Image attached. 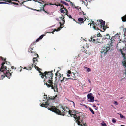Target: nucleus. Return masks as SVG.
Returning a JSON list of instances; mask_svg holds the SVG:
<instances>
[{
	"label": "nucleus",
	"instance_id": "f257e3e1",
	"mask_svg": "<svg viewBox=\"0 0 126 126\" xmlns=\"http://www.w3.org/2000/svg\"><path fill=\"white\" fill-rule=\"evenodd\" d=\"M53 71H45L44 73L40 72V75L42 78L44 77L45 78L44 80L46 82L45 84L48 88L51 87L52 89L54 90L55 92H58L57 84V83H54L53 84L52 82V77L53 74L52 73Z\"/></svg>",
	"mask_w": 126,
	"mask_h": 126
},
{
	"label": "nucleus",
	"instance_id": "f03ea898",
	"mask_svg": "<svg viewBox=\"0 0 126 126\" xmlns=\"http://www.w3.org/2000/svg\"><path fill=\"white\" fill-rule=\"evenodd\" d=\"M0 58L3 61H5L6 59L4 58L1 57H0ZM5 63V62H3L1 64V66L0 69V71L2 72L0 73V79H2L5 76L7 77L9 79L10 78V77L11 76V71L10 70L11 72L8 70L6 69V66L4 65Z\"/></svg>",
	"mask_w": 126,
	"mask_h": 126
},
{
	"label": "nucleus",
	"instance_id": "7ed1b4c3",
	"mask_svg": "<svg viewBox=\"0 0 126 126\" xmlns=\"http://www.w3.org/2000/svg\"><path fill=\"white\" fill-rule=\"evenodd\" d=\"M117 35L118 36H119L118 34L115 35V36H112L110 40L109 41V43L107 44L106 47H102L101 51V53L102 54H105L109 50H112V47L113 46L112 44L114 43L117 38Z\"/></svg>",
	"mask_w": 126,
	"mask_h": 126
},
{
	"label": "nucleus",
	"instance_id": "20e7f679",
	"mask_svg": "<svg viewBox=\"0 0 126 126\" xmlns=\"http://www.w3.org/2000/svg\"><path fill=\"white\" fill-rule=\"evenodd\" d=\"M69 114L71 117L73 116L75 118L76 123L78 125H80V124L83 123V118L84 117V115H82L80 116V114L77 113L75 110H70Z\"/></svg>",
	"mask_w": 126,
	"mask_h": 126
},
{
	"label": "nucleus",
	"instance_id": "39448f33",
	"mask_svg": "<svg viewBox=\"0 0 126 126\" xmlns=\"http://www.w3.org/2000/svg\"><path fill=\"white\" fill-rule=\"evenodd\" d=\"M62 108L63 109L62 112L59 109H57L55 106H50L48 107L47 109L48 110L56 113L58 114L63 116H64L66 112L69 113L70 110L68 107H66L63 108L62 106Z\"/></svg>",
	"mask_w": 126,
	"mask_h": 126
},
{
	"label": "nucleus",
	"instance_id": "423d86ee",
	"mask_svg": "<svg viewBox=\"0 0 126 126\" xmlns=\"http://www.w3.org/2000/svg\"><path fill=\"white\" fill-rule=\"evenodd\" d=\"M57 95H56L55 97H54V96H53L52 97H51H51H49V98L48 99H47V101H45V100L47 99V95H46L45 94L44 95V99L45 100H43V102H42V103H41V106L42 107H45L47 108V107L49 105V103L48 102V100L49 99H55V98L56 97Z\"/></svg>",
	"mask_w": 126,
	"mask_h": 126
},
{
	"label": "nucleus",
	"instance_id": "0eeeda50",
	"mask_svg": "<svg viewBox=\"0 0 126 126\" xmlns=\"http://www.w3.org/2000/svg\"><path fill=\"white\" fill-rule=\"evenodd\" d=\"M105 24L104 21L102 20H98L97 22L95 23L96 26L100 27V28H101L102 27H103V29L104 30L106 28L105 27Z\"/></svg>",
	"mask_w": 126,
	"mask_h": 126
},
{
	"label": "nucleus",
	"instance_id": "6e6552de",
	"mask_svg": "<svg viewBox=\"0 0 126 126\" xmlns=\"http://www.w3.org/2000/svg\"><path fill=\"white\" fill-rule=\"evenodd\" d=\"M123 49H120V51L121 54L123 55V60L122 62V64L124 66H125L126 67V69L125 70V72L124 73V74L126 75V58L125 57V54L123 52V50H124V48Z\"/></svg>",
	"mask_w": 126,
	"mask_h": 126
},
{
	"label": "nucleus",
	"instance_id": "1a4fd4ad",
	"mask_svg": "<svg viewBox=\"0 0 126 126\" xmlns=\"http://www.w3.org/2000/svg\"><path fill=\"white\" fill-rule=\"evenodd\" d=\"M47 3H45V4L43 5L42 7L40 8V10H41V11H43L45 12V13H47L48 15H50L51 14L49 12H47L44 9V7L47 5H54V4H52V3H49V2H47Z\"/></svg>",
	"mask_w": 126,
	"mask_h": 126
},
{
	"label": "nucleus",
	"instance_id": "9d476101",
	"mask_svg": "<svg viewBox=\"0 0 126 126\" xmlns=\"http://www.w3.org/2000/svg\"><path fill=\"white\" fill-rule=\"evenodd\" d=\"M97 36H94L93 37L91 36L90 39H89V41H92L94 43H101L100 40H97Z\"/></svg>",
	"mask_w": 126,
	"mask_h": 126
},
{
	"label": "nucleus",
	"instance_id": "9b49d317",
	"mask_svg": "<svg viewBox=\"0 0 126 126\" xmlns=\"http://www.w3.org/2000/svg\"><path fill=\"white\" fill-rule=\"evenodd\" d=\"M35 42H33L31 45L29 47L28 51L29 52H31V53H33L35 55L36 54V52L35 51H32L33 50L34 47L33 46L35 44Z\"/></svg>",
	"mask_w": 126,
	"mask_h": 126
},
{
	"label": "nucleus",
	"instance_id": "f8f14e48",
	"mask_svg": "<svg viewBox=\"0 0 126 126\" xmlns=\"http://www.w3.org/2000/svg\"><path fill=\"white\" fill-rule=\"evenodd\" d=\"M92 95V93L89 94L87 95L88 98L90 102H93L94 101V97Z\"/></svg>",
	"mask_w": 126,
	"mask_h": 126
},
{
	"label": "nucleus",
	"instance_id": "ddd939ff",
	"mask_svg": "<svg viewBox=\"0 0 126 126\" xmlns=\"http://www.w3.org/2000/svg\"><path fill=\"white\" fill-rule=\"evenodd\" d=\"M61 8L60 9V10L61 13H65V14L66 13H68V11L64 7L63 5H61Z\"/></svg>",
	"mask_w": 126,
	"mask_h": 126
},
{
	"label": "nucleus",
	"instance_id": "4468645a",
	"mask_svg": "<svg viewBox=\"0 0 126 126\" xmlns=\"http://www.w3.org/2000/svg\"><path fill=\"white\" fill-rule=\"evenodd\" d=\"M63 23L62 24L60 22H59V23L60 24V27L59 28H58L57 29H54L53 32H52V33H54V32L56 31H59L61 29L63 28V27H62L61 26H63Z\"/></svg>",
	"mask_w": 126,
	"mask_h": 126
},
{
	"label": "nucleus",
	"instance_id": "2eb2a0df",
	"mask_svg": "<svg viewBox=\"0 0 126 126\" xmlns=\"http://www.w3.org/2000/svg\"><path fill=\"white\" fill-rule=\"evenodd\" d=\"M71 79H72V80H76V79L75 78V79H73L72 78H65V77H63V79L62 80H61V82H63L65 81H67L68 80Z\"/></svg>",
	"mask_w": 126,
	"mask_h": 126
},
{
	"label": "nucleus",
	"instance_id": "dca6fc26",
	"mask_svg": "<svg viewBox=\"0 0 126 126\" xmlns=\"http://www.w3.org/2000/svg\"><path fill=\"white\" fill-rule=\"evenodd\" d=\"M110 38V36L109 34H107L106 35H105L103 37V39H109Z\"/></svg>",
	"mask_w": 126,
	"mask_h": 126
},
{
	"label": "nucleus",
	"instance_id": "f3484780",
	"mask_svg": "<svg viewBox=\"0 0 126 126\" xmlns=\"http://www.w3.org/2000/svg\"><path fill=\"white\" fill-rule=\"evenodd\" d=\"M17 0H6V1H8L7 2H9V3H13L14 4V5H18V3H16L15 2H12V1H17Z\"/></svg>",
	"mask_w": 126,
	"mask_h": 126
},
{
	"label": "nucleus",
	"instance_id": "a211bd4d",
	"mask_svg": "<svg viewBox=\"0 0 126 126\" xmlns=\"http://www.w3.org/2000/svg\"><path fill=\"white\" fill-rule=\"evenodd\" d=\"M46 35L45 34H43L41 35L36 41V42H38L43 37Z\"/></svg>",
	"mask_w": 126,
	"mask_h": 126
},
{
	"label": "nucleus",
	"instance_id": "6ab92c4d",
	"mask_svg": "<svg viewBox=\"0 0 126 126\" xmlns=\"http://www.w3.org/2000/svg\"><path fill=\"white\" fill-rule=\"evenodd\" d=\"M122 43H121V42H119L117 44V48H119L120 47H121L122 46Z\"/></svg>",
	"mask_w": 126,
	"mask_h": 126
},
{
	"label": "nucleus",
	"instance_id": "aec40b11",
	"mask_svg": "<svg viewBox=\"0 0 126 126\" xmlns=\"http://www.w3.org/2000/svg\"><path fill=\"white\" fill-rule=\"evenodd\" d=\"M78 21L80 22L81 23H83L84 20L83 21V19L82 18H79L78 19Z\"/></svg>",
	"mask_w": 126,
	"mask_h": 126
},
{
	"label": "nucleus",
	"instance_id": "412c9836",
	"mask_svg": "<svg viewBox=\"0 0 126 126\" xmlns=\"http://www.w3.org/2000/svg\"><path fill=\"white\" fill-rule=\"evenodd\" d=\"M62 17H60V18L62 20V21H62V22L63 23V24H64V22H65V20H64V15H62Z\"/></svg>",
	"mask_w": 126,
	"mask_h": 126
},
{
	"label": "nucleus",
	"instance_id": "4be33fe9",
	"mask_svg": "<svg viewBox=\"0 0 126 126\" xmlns=\"http://www.w3.org/2000/svg\"><path fill=\"white\" fill-rule=\"evenodd\" d=\"M81 50L82 52H84L86 54H87L86 50L85 49V48L84 47H81Z\"/></svg>",
	"mask_w": 126,
	"mask_h": 126
},
{
	"label": "nucleus",
	"instance_id": "5701e85b",
	"mask_svg": "<svg viewBox=\"0 0 126 126\" xmlns=\"http://www.w3.org/2000/svg\"><path fill=\"white\" fill-rule=\"evenodd\" d=\"M121 18L123 21H126V14L124 16L122 17Z\"/></svg>",
	"mask_w": 126,
	"mask_h": 126
},
{
	"label": "nucleus",
	"instance_id": "b1692460",
	"mask_svg": "<svg viewBox=\"0 0 126 126\" xmlns=\"http://www.w3.org/2000/svg\"><path fill=\"white\" fill-rule=\"evenodd\" d=\"M34 67H35V68L36 69V70L38 71L39 72V73H40V72H41L40 71V70H42L41 69L39 68L38 67L36 66V65H35V66H34Z\"/></svg>",
	"mask_w": 126,
	"mask_h": 126
},
{
	"label": "nucleus",
	"instance_id": "393cba45",
	"mask_svg": "<svg viewBox=\"0 0 126 126\" xmlns=\"http://www.w3.org/2000/svg\"><path fill=\"white\" fill-rule=\"evenodd\" d=\"M93 28L94 29L96 30H99L98 28H99L100 27H97L96 26V25H94V26H93Z\"/></svg>",
	"mask_w": 126,
	"mask_h": 126
},
{
	"label": "nucleus",
	"instance_id": "a878e982",
	"mask_svg": "<svg viewBox=\"0 0 126 126\" xmlns=\"http://www.w3.org/2000/svg\"><path fill=\"white\" fill-rule=\"evenodd\" d=\"M23 68L28 70H30L32 69V68L30 66L28 67H25Z\"/></svg>",
	"mask_w": 126,
	"mask_h": 126
},
{
	"label": "nucleus",
	"instance_id": "bb28decb",
	"mask_svg": "<svg viewBox=\"0 0 126 126\" xmlns=\"http://www.w3.org/2000/svg\"><path fill=\"white\" fill-rule=\"evenodd\" d=\"M17 1L21 4H23V2H25V1H23L22 0H20V1L17 0Z\"/></svg>",
	"mask_w": 126,
	"mask_h": 126
},
{
	"label": "nucleus",
	"instance_id": "cd10ccee",
	"mask_svg": "<svg viewBox=\"0 0 126 126\" xmlns=\"http://www.w3.org/2000/svg\"><path fill=\"white\" fill-rule=\"evenodd\" d=\"M83 120L82 121V122H83V123H81L80 124V125L81 126H83V125H84V126H87V125L86 124H84L83 122Z\"/></svg>",
	"mask_w": 126,
	"mask_h": 126
},
{
	"label": "nucleus",
	"instance_id": "c85d7f7f",
	"mask_svg": "<svg viewBox=\"0 0 126 126\" xmlns=\"http://www.w3.org/2000/svg\"><path fill=\"white\" fill-rule=\"evenodd\" d=\"M123 30L124 32V35L125 36H126V28H124Z\"/></svg>",
	"mask_w": 126,
	"mask_h": 126
},
{
	"label": "nucleus",
	"instance_id": "c756f323",
	"mask_svg": "<svg viewBox=\"0 0 126 126\" xmlns=\"http://www.w3.org/2000/svg\"><path fill=\"white\" fill-rule=\"evenodd\" d=\"M72 74L71 75V76L73 78H75L76 76H75V73H72Z\"/></svg>",
	"mask_w": 126,
	"mask_h": 126
},
{
	"label": "nucleus",
	"instance_id": "7c9ffc66",
	"mask_svg": "<svg viewBox=\"0 0 126 126\" xmlns=\"http://www.w3.org/2000/svg\"><path fill=\"white\" fill-rule=\"evenodd\" d=\"M85 68L87 69V71L88 72H90L91 71V69L89 68H87V67H85Z\"/></svg>",
	"mask_w": 126,
	"mask_h": 126
},
{
	"label": "nucleus",
	"instance_id": "2f4dec72",
	"mask_svg": "<svg viewBox=\"0 0 126 126\" xmlns=\"http://www.w3.org/2000/svg\"><path fill=\"white\" fill-rule=\"evenodd\" d=\"M89 109L91 112L93 114H94V111L92 109H91V108H89Z\"/></svg>",
	"mask_w": 126,
	"mask_h": 126
},
{
	"label": "nucleus",
	"instance_id": "473e14b6",
	"mask_svg": "<svg viewBox=\"0 0 126 126\" xmlns=\"http://www.w3.org/2000/svg\"><path fill=\"white\" fill-rule=\"evenodd\" d=\"M65 15H67V16L70 18H72V17L70 15H69L67 13H66Z\"/></svg>",
	"mask_w": 126,
	"mask_h": 126
},
{
	"label": "nucleus",
	"instance_id": "72a5a7b5",
	"mask_svg": "<svg viewBox=\"0 0 126 126\" xmlns=\"http://www.w3.org/2000/svg\"><path fill=\"white\" fill-rule=\"evenodd\" d=\"M33 62H35L36 61L38 62L37 61V58H33Z\"/></svg>",
	"mask_w": 126,
	"mask_h": 126
},
{
	"label": "nucleus",
	"instance_id": "f704fd0d",
	"mask_svg": "<svg viewBox=\"0 0 126 126\" xmlns=\"http://www.w3.org/2000/svg\"><path fill=\"white\" fill-rule=\"evenodd\" d=\"M112 122L113 123H115L116 122V120L114 118H113L112 120Z\"/></svg>",
	"mask_w": 126,
	"mask_h": 126
},
{
	"label": "nucleus",
	"instance_id": "c9c22d12",
	"mask_svg": "<svg viewBox=\"0 0 126 126\" xmlns=\"http://www.w3.org/2000/svg\"><path fill=\"white\" fill-rule=\"evenodd\" d=\"M72 73H71V71L70 70H68L67 73V74H71V75L72 74Z\"/></svg>",
	"mask_w": 126,
	"mask_h": 126
},
{
	"label": "nucleus",
	"instance_id": "e433bc0d",
	"mask_svg": "<svg viewBox=\"0 0 126 126\" xmlns=\"http://www.w3.org/2000/svg\"><path fill=\"white\" fill-rule=\"evenodd\" d=\"M54 5H56L57 6H60L61 5V4L60 3H57V4L56 3H55V4H54Z\"/></svg>",
	"mask_w": 126,
	"mask_h": 126
},
{
	"label": "nucleus",
	"instance_id": "4c0bfd02",
	"mask_svg": "<svg viewBox=\"0 0 126 126\" xmlns=\"http://www.w3.org/2000/svg\"><path fill=\"white\" fill-rule=\"evenodd\" d=\"M33 10L37 11L38 12H41V10H40H40H36V9H34Z\"/></svg>",
	"mask_w": 126,
	"mask_h": 126
},
{
	"label": "nucleus",
	"instance_id": "58836bf2",
	"mask_svg": "<svg viewBox=\"0 0 126 126\" xmlns=\"http://www.w3.org/2000/svg\"><path fill=\"white\" fill-rule=\"evenodd\" d=\"M69 2L70 4H71V5L72 6H75V5L73 4V3H72V2L70 1H69Z\"/></svg>",
	"mask_w": 126,
	"mask_h": 126
},
{
	"label": "nucleus",
	"instance_id": "ea45409f",
	"mask_svg": "<svg viewBox=\"0 0 126 126\" xmlns=\"http://www.w3.org/2000/svg\"><path fill=\"white\" fill-rule=\"evenodd\" d=\"M59 74L58 76L59 77V79H61V78L62 77L60 73H59Z\"/></svg>",
	"mask_w": 126,
	"mask_h": 126
},
{
	"label": "nucleus",
	"instance_id": "a19ab883",
	"mask_svg": "<svg viewBox=\"0 0 126 126\" xmlns=\"http://www.w3.org/2000/svg\"><path fill=\"white\" fill-rule=\"evenodd\" d=\"M95 23H94V22L93 21H92V23L91 24H91H92L94 26V25L95 26Z\"/></svg>",
	"mask_w": 126,
	"mask_h": 126
},
{
	"label": "nucleus",
	"instance_id": "79ce46f5",
	"mask_svg": "<svg viewBox=\"0 0 126 126\" xmlns=\"http://www.w3.org/2000/svg\"><path fill=\"white\" fill-rule=\"evenodd\" d=\"M120 117L121 118H125V117L123 115H122V114H120Z\"/></svg>",
	"mask_w": 126,
	"mask_h": 126
},
{
	"label": "nucleus",
	"instance_id": "37998d69",
	"mask_svg": "<svg viewBox=\"0 0 126 126\" xmlns=\"http://www.w3.org/2000/svg\"><path fill=\"white\" fill-rule=\"evenodd\" d=\"M114 103L115 105H118V104L117 101H115Z\"/></svg>",
	"mask_w": 126,
	"mask_h": 126
},
{
	"label": "nucleus",
	"instance_id": "c03bdc74",
	"mask_svg": "<svg viewBox=\"0 0 126 126\" xmlns=\"http://www.w3.org/2000/svg\"><path fill=\"white\" fill-rule=\"evenodd\" d=\"M33 64H32V65H34V66H35V65H36V64H37V63L36 62H33Z\"/></svg>",
	"mask_w": 126,
	"mask_h": 126
},
{
	"label": "nucleus",
	"instance_id": "a18cd8bd",
	"mask_svg": "<svg viewBox=\"0 0 126 126\" xmlns=\"http://www.w3.org/2000/svg\"><path fill=\"white\" fill-rule=\"evenodd\" d=\"M8 4V3H7L6 2H0V4Z\"/></svg>",
	"mask_w": 126,
	"mask_h": 126
},
{
	"label": "nucleus",
	"instance_id": "49530a36",
	"mask_svg": "<svg viewBox=\"0 0 126 126\" xmlns=\"http://www.w3.org/2000/svg\"><path fill=\"white\" fill-rule=\"evenodd\" d=\"M73 20L75 21L78 24H80V23L79 22H77L75 20V19L74 18H72Z\"/></svg>",
	"mask_w": 126,
	"mask_h": 126
},
{
	"label": "nucleus",
	"instance_id": "de8ad7c7",
	"mask_svg": "<svg viewBox=\"0 0 126 126\" xmlns=\"http://www.w3.org/2000/svg\"><path fill=\"white\" fill-rule=\"evenodd\" d=\"M97 40H100V39L101 38L100 37H98V36H97Z\"/></svg>",
	"mask_w": 126,
	"mask_h": 126
},
{
	"label": "nucleus",
	"instance_id": "09e8293b",
	"mask_svg": "<svg viewBox=\"0 0 126 126\" xmlns=\"http://www.w3.org/2000/svg\"><path fill=\"white\" fill-rule=\"evenodd\" d=\"M101 126H107V125L106 124L104 123L102 124Z\"/></svg>",
	"mask_w": 126,
	"mask_h": 126
},
{
	"label": "nucleus",
	"instance_id": "8fccbe9b",
	"mask_svg": "<svg viewBox=\"0 0 126 126\" xmlns=\"http://www.w3.org/2000/svg\"><path fill=\"white\" fill-rule=\"evenodd\" d=\"M64 4L65 5H66V6H68L69 5L67 3L65 2H64Z\"/></svg>",
	"mask_w": 126,
	"mask_h": 126
},
{
	"label": "nucleus",
	"instance_id": "3c124183",
	"mask_svg": "<svg viewBox=\"0 0 126 126\" xmlns=\"http://www.w3.org/2000/svg\"><path fill=\"white\" fill-rule=\"evenodd\" d=\"M57 72L55 74V76H56V77H55V78L56 79V78H57V76L58 75V74H57Z\"/></svg>",
	"mask_w": 126,
	"mask_h": 126
},
{
	"label": "nucleus",
	"instance_id": "603ef678",
	"mask_svg": "<svg viewBox=\"0 0 126 126\" xmlns=\"http://www.w3.org/2000/svg\"><path fill=\"white\" fill-rule=\"evenodd\" d=\"M64 2H65L61 0V3L64 4Z\"/></svg>",
	"mask_w": 126,
	"mask_h": 126
},
{
	"label": "nucleus",
	"instance_id": "864d4df0",
	"mask_svg": "<svg viewBox=\"0 0 126 126\" xmlns=\"http://www.w3.org/2000/svg\"><path fill=\"white\" fill-rule=\"evenodd\" d=\"M5 1V2H8V1H6V0H0V1Z\"/></svg>",
	"mask_w": 126,
	"mask_h": 126
},
{
	"label": "nucleus",
	"instance_id": "5fc2aeb1",
	"mask_svg": "<svg viewBox=\"0 0 126 126\" xmlns=\"http://www.w3.org/2000/svg\"><path fill=\"white\" fill-rule=\"evenodd\" d=\"M67 74V76L68 77H70V76H71V75H70L69 74Z\"/></svg>",
	"mask_w": 126,
	"mask_h": 126
},
{
	"label": "nucleus",
	"instance_id": "6e6d98bb",
	"mask_svg": "<svg viewBox=\"0 0 126 126\" xmlns=\"http://www.w3.org/2000/svg\"><path fill=\"white\" fill-rule=\"evenodd\" d=\"M72 102L73 103V105H74V106L75 105L74 102L73 101H72Z\"/></svg>",
	"mask_w": 126,
	"mask_h": 126
},
{
	"label": "nucleus",
	"instance_id": "4d7b16f0",
	"mask_svg": "<svg viewBox=\"0 0 126 126\" xmlns=\"http://www.w3.org/2000/svg\"><path fill=\"white\" fill-rule=\"evenodd\" d=\"M14 68V66H12L11 67V68L13 69Z\"/></svg>",
	"mask_w": 126,
	"mask_h": 126
},
{
	"label": "nucleus",
	"instance_id": "13d9d810",
	"mask_svg": "<svg viewBox=\"0 0 126 126\" xmlns=\"http://www.w3.org/2000/svg\"><path fill=\"white\" fill-rule=\"evenodd\" d=\"M35 54H36L37 55V57H39V56H38V54H36V53Z\"/></svg>",
	"mask_w": 126,
	"mask_h": 126
},
{
	"label": "nucleus",
	"instance_id": "bf43d9fd",
	"mask_svg": "<svg viewBox=\"0 0 126 126\" xmlns=\"http://www.w3.org/2000/svg\"><path fill=\"white\" fill-rule=\"evenodd\" d=\"M29 9H30L32 10H33L34 9L32 8H29Z\"/></svg>",
	"mask_w": 126,
	"mask_h": 126
},
{
	"label": "nucleus",
	"instance_id": "052dcab7",
	"mask_svg": "<svg viewBox=\"0 0 126 126\" xmlns=\"http://www.w3.org/2000/svg\"><path fill=\"white\" fill-rule=\"evenodd\" d=\"M33 0L35 2H36L37 1V0Z\"/></svg>",
	"mask_w": 126,
	"mask_h": 126
},
{
	"label": "nucleus",
	"instance_id": "680f3d73",
	"mask_svg": "<svg viewBox=\"0 0 126 126\" xmlns=\"http://www.w3.org/2000/svg\"><path fill=\"white\" fill-rule=\"evenodd\" d=\"M85 1H86L87 2V3H88V2H87V0H85Z\"/></svg>",
	"mask_w": 126,
	"mask_h": 126
},
{
	"label": "nucleus",
	"instance_id": "e2e57ef3",
	"mask_svg": "<svg viewBox=\"0 0 126 126\" xmlns=\"http://www.w3.org/2000/svg\"><path fill=\"white\" fill-rule=\"evenodd\" d=\"M68 101L70 102H72V101H71V100H68Z\"/></svg>",
	"mask_w": 126,
	"mask_h": 126
},
{
	"label": "nucleus",
	"instance_id": "0e129e2a",
	"mask_svg": "<svg viewBox=\"0 0 126 126\" xmlns=\"http://www.w3.org/2000/svg\"><path fill=\"white\" fill-rule=\"evenodd\" d=\"M121 126H124V125H121Z\"/></svg>",
	"mask_w": 126,
	"mask_h": 126
},
{
	"label": "nucleus",
	"instance_id": "69168bd1",
	"mask_svg": "<svg viewBox=\"0 0 126 126\" xmlns=\"http://www.w3.org/2000/svg\"><path fill=\"white\" fill-rule=\"evenodd\" d=\"M93 107H96V106H95V105H94V106H93Z\"/></svg>",
	"mask_w": 126,
	"mask_h": 126
},
{
	"label": "nucleus",
	"instance_id": "338daca9",
	"mask_svg": "<svg viewBox=\"0 0 126 126\" xmlns=\"http://www.w3.org/2000/svg\"><path fill=\"white\" fill-rule=\"evenodd\" d=\"M83 15H85V14H84V12H83Z\"/></svg>",
	"mask_w": 126,
	"mask_h": 126
},
{
	"label": "nucleus",
	"instance_id": "774afa93",
	"mask_svg": "<svg viewBox=\"0 0 126 126\" xmlns=\"http://www.w3.org/2000/svg\"><path fill=\"white\" fill-rule=\"evenodd\" d=\"M75 8H77V7H75Z\"/></svg>",
	"mask_w": 126,
	"mask_h": 126
}]
</instances>
